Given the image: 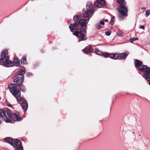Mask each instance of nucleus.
<instances>
[{
	"instance_id": "nucleus-1",
	"label": "nucleus",
	"mask_w": 150,
	"mask_h": 150,
	"mask_svg": "<svg viewBox=\"0 0 150 150\" xmlns=\"http://www.w3.org/2000/svg\"><path fill=\"white\" fill-rule=\"evenodd\" d=\"M8 51L5 50L2 52L0 57V62H2L4 65L6 67H11L13 66L14 64L16 66L19 65L20 61L17 58H15L14 60V63L9 60V57L7 55Z\"/></svg>"
},
{
	"instance_id": "nucleus-2",
	"label": "nucleus",
	"mask_w": 150,
	"mask_h": 150,
	"mask_svg": "<svg viewBox=\"0 0 150 150\" xmlns=\"http://www.w3.org/2000/svg\"><path fill=\"white\" fill-rule=\"evenodd\" d=\"M91 16H89L86 17L87 18L85 19L84 17L82 19H81L79 20V24L76 22L74 23L73 24H71L69 26L70 30L72 32H73L74 29L76 28V27L78 26L79 24L81 27V30L82 31L83 33H86V25L88 23L90 18Z\"/></svg>"
},
{
	"instance_id": "nucleus-3",
	"label": "nucleus",
	"mask_w": 150,
	"mask_h": 150,
	"mask_svg": "<svg viewBox=\"0 0 150 150\" xmlns=\"http://www.w3.org/2000/svg\"><path fill=\"white\" fill-rule=\"evenodd\" d=\"M117 2L120 4L119 8H117V9L121 14H122L124 16H127V13L128 11V9L125 6L126 4V3L124 0H118Z\"/></svg>"
},
{
	"instance_id": "nucleus-4",
	"label": "nucleus",
	"mask_w": 150,
	"mask_h": 150,
	"mask_svg": "<svg viewBox=\"0 0 150 150\" xmlns=\"http://www.w3.org/2000/svg\"><path fill=\"white\" fill-rule=\"evenodd\" d=\"M9 88L10 92L16 98H17L21 96V91L17 88L16 86L11 84L9 86Z\"/></svg>"
},
{
	"instance_id": "nucleus-5",
	"label": "nucleus",
	"mask_w": 150,
	"mask_h": 150,
	"mask_svg": "<svg viewBox=\"0 0 150 150\" xmlns=\"http://www.w3.org/2000/svg\"><path fill=\"white\" fill-rule=\"evenodd\" d=\"M92 4L91 2L88 3L86 5L87 11L83 12V15L85 17L92 16L94 13V11L92 8Z\"/></svg>"
},
{
	"instance_id": "nucleus-6",
	"label": "nucleus",
	"mask_w": 150,
	"mask_h": 150,
	"mask_svg": "<svg viewBox=\"0 0 150 150\" xmlns=\"http://www.w3.org/2000/svg\"><path fill=\"white\" fill-rule=\"evenodd\" d=\"M4 117L6 122H10V111L9 110H7L6 112L4 110H0V117Z\"/></svg>"
},
{
	"instance_id": "nucleus-7",
	"label": "nucleus",
	"mask_w": 150,
	"mask_h": 150,
	"mask_svg": "<svg viewBox=\"0 0 150 150\" xmlns=\"http://www.w3.org/2000/svg\"><path fill=\"white\" fill-rule=\"evenodd\" d=\"M139 70L142 72H144V76H145L146 79L147 81H149L150 80V68L147 67L146 66L143 65H142L141 68H140Z\"/></svg>"
},
{
	"instance_id": "nucleus-8",
	"label": "nucleus",
	"mask_w": 150,
	"mask_h": 150,
	"mask_svg": "<svg viewBox=\"0 0 150 150\" xmlns=\"http://www.w3.org/2000/svg\"><path fill=\"white\" fill-rule=\"evenodd\" d=\"M11 145L16 148V150H23L21 142L18 139H13Z\"/></svg>"
},
{
	"instance_id": "nucleus-9",
	"label": "nucleus",
	"mask_w": 150,
	"mask_h": 150,
	"mask_svg": "<svg viewBox=\"0 0 150 150\" xmlns=\"http://www.w3.org/2000/svg\"><path fill=\"white\" fill-rule=\"evenodd\" d=\"M81 32H82L81 30L79 29L76 28V31L74 33V35L76 36L78 38L79 37L78 34H80L79 38L81 39L82 40H85L87 39L86 36L85 34L81 33Z\"/></svg>"
},
{
	"instance_id": "nucleus-10",
	"label": "nucleus",
	"mask_w": 150,
	"mask_h": 150,
	"mask_svg": "<svg viewBox=\"0 0 150 150\" xmlns=\"http://www.w3.org/2000/svg\"><path fill=\"white\" fill-rule=\"evenodd\" d=\"M24 77L22 74H18L16 75L13 79V82L18 84L21 83L23 81Z\"/></svg>"
},
{
	"instance_id": "nucleus-11",
	"label": "nucleus",
	"mask_w": 150,
	"mask_h": 150,
	"mask_svg": "<svg viewBox=\"0 0 150 150\" xmlns=\"http://www.w3.org/2000/svg\"><path fill=\"white\" fill-rule=\"evenodd\" d=\"M95 6L98 8H102L106 5L105 0H96L95 2Z\"/></svg>"
},
{
	"instance_id": "nucleus-12",
	"label": "nucleus",
	"mask_w": 150,
	"mask_h": 150,
	"mask_svg": "<svg viewBox=\"0 0 150 150\" xmlns=\"http://www.w3.org/2000/svg\"><path fill=\"white\" fill-rule=\"evenodd\" d=\"M10 122H11V120L12 119L13 120L15 121H18L21 120V118L16 114H11L10 112Z\"/></svg>"
},
{
	"instance_id": "nucleus-13",
	"label": "nucleus",
	"mask_w": 150,
	"mask_h": 150,
	"mask_svg": "<svg viewBox=\"0 0 150 150\" xmlns=\"http://www.w3.org/2000/svg\"><path fill=\"white\" fill-rule=\"evenodd\" d=\"M93 48L90 46H88L83 50V52L86 54H87L93 51Z\"/></svg>"
},
{
	"instance_id": "nucleus-14",
	"label": "nucleus",
	"mask_w": 150,
	"mask_h": 150,
	"mask_svg": "<svg viewBox=\"0 0 150 150\" xmlns=\"http://www.w3.org/2000/svg\"><path fill=\"white\" fill-rule=\"evenodd\" d=\"M21 104L22 107L24 112H26L28 108V104L26 101H24Z\"/></svg>"
},
{
	"instance_id": "nucleus-15",
	"label": "nucleus",
	"mask_w": 150,
	"mask_h": 150,
	"mask_svg": "<svg viewBox=\"0 0 150 150\" xmlns=\"http://www.w3.org/2000/svg\"><path fill=\"white\" fill-rule=\"evenodd\" d=\"M142 62L138 60L137 59H135L134 60V64L136 67L140 68V67L142 66Z\"/></svg>"
},
{
	"instance_id": "nucleus-16",
	"label": "nucleus",
	"mask_w": 150,
	"mask_h": 150,
	"mask_svg": "<svg viewBox=\"0 0 150 150\" xmlns=\"http://www.w3.org/2000/svg\"><path fill=\"white\" fill-rule=\"evenodd\" d=\"M128 54V52L119 54H118L119 57H120L121 59H125L127 57Z\"/></svg>"
},
{
	"instance_id": "nucleus-17",
	"label": "nucleus",
	"mask_w": 150,
	"mask_h": 150,
	"mask_svg": "<svg viewBox=\"0 0 150 150\" xmlns=\"http://www.w3.org/2000/svg\"><path fill=\"white\" fill-rule=\"evenodd\" d=\"M105 23L104 21H101L99 23H98L96 24V27L98 29H101L103 27V26L101 25H103Z\"/></svg>"
},
{
	"instance_id": "nucleus-18",
	"label": "nucleus",
	"mask_w": 150,
	"mask_h": 150,
	"mask_svg": "<svg viewBox=\"0 0 150 150\" xmlns=\"http://www.w3.org/2000/svg\"><path fill=\"white\" fill-rule=\"evenodd\" d=\"M4 140L5 142H7L11 145L13 139L11 138L8 137L5 138Z\"/></svg>"
},
{
	"instance_id": "nucleus-19",
	"label": "nucleus",
	"mask_w": 150,
	"mask_h": 150,
	"mask_svg": "<svg viewBox=\"0 0 150 150\" xmlns=\"http://www.w3.org/2000/svg\"><path fill=\"white\" fill-rule=\"evenodd\" d=\"M118 55V54L112 53L110 55L109 57L112 59H115L119 57Z\"/></svg>"
},
{
	"instance_id": "nucleus-20",
	"label": "nucleus",
	"mask_w": 150,
	"mask_h": 150,
	"mask_svg": "<svg viewBox=\"0 0 150 150\" xmlns=\"http://www.w3.org/2000/svg\"><path fill=\"white\" fill-rule=\"evenodd\" d=\"M21 70L18 71L19 73L20 74H24L25 73V68L21 66L20 67Z\"/></svg>"
},
{
	"instance_id": "nucleus-21",
	"label": "nucleus",
	"mask_w": 150,
	"mask_h": 150,
	"mask_svg": "<svg viewBox=\"0 0 150 150\" xmlns=\"http://www.w3.org/2000/svg\"><path fill=\"white\" fill-rule=\"evenodd\" d=\"M16 98L18 103L20 104H21L22 103V102H23L24 101L23 100V98L21 97L20 96Z\"/></svg>"
},
{
	"instance_id": "nucleus-22",
	"label": "nucleus",
	"mask_w": 150,
	"mask_h": 150,
	"mask_svg": "<svg viewBox=\"0 0 150 150\" xmlns=\"http://www.w3.org/2000/svg\"><path fill=\"white\" fill-rule=\"evenodd\" d=\"M117 35L120 37H122L124 36V34L120 30H118L117 32Z\"/></svg>"
},
{
	"instance_id": "nucleus-23",
	"label": "nucleus",
	"mask_w": 150,
	"mask_h": 150,
	"mask_svg": "<svg viewBox=\"0 0 150 150\" xmlns=\"http://www.w3.org/2000/svg\"><path fill=\"white\" fill-rule=\"evenodd\" d=\"M21 63L23 64H25L27 63L26 59L25 57H23L21 61Z\"/></svg>"
},
{
	"instance_id": "nucleus-24",
	"label": "nucleus",
	"mask_w": 150,
	"mask_h": 150,
	"mask_svg": "<svg viewBox=\"0 0 150 150\" xmlns=\"http://www.w3.org/2000/svg\"><path fill=\"white\" fill-rule=\"evenodd\" d=\"M80 19V16L75 15L73 17V20L74 21H77Z\"/></svg>"
},
{
	"instance_id": "nucleus-25",
	"label": "nucleus",
	"mask_w": 150,
	"mask_h": 150,
	"mask_svg": "<svg viewBox=\"0 0 150 150\" xmlns=\"http://www.w3.org/2000/svg\"><path fill=\"white\" fill-rule=\"evenodd\" d=\"M95 51L97 54L101 55L103 54L102 52H100L98 49H95Z\"/></svg>"
},
{
	"instance_id": "nucleus-26",
	"label": "nucleus",
	"mask_w": 150,
	"mask_h": 150,
	"mask_svg": "<svg viewBox=\"0 0 150 150\" xmlns=\"http://www.w3.org/2000/svg\"><path fill=\"white\" fill-rule=\"evenodd\" d=\"M115 16H113L110 22V23L111 25L114 24L115 21Z\"/></svg>"
},
{
	"instance_id": "nucleus-27",
	"label": "nucleus",
	"mask_w": 150,
	"mask_h": 150,
	"mask_svg": "<svg viewBox=\"0 0 150 150\" xmlns=\"http://www.w3.org/2000/svg\"><path fill=\"white\" fill-rule=\"evenodd\" d=\"M21 90L22 91H24L25 90V88L23 85H21L20 87Z\"/></svg>"
},
{
	"instance_id": "nucleus-28",
	"label": "nucleus",
	"mask_w": 150,
	"mask_h": 150,
	"mask_svg": "<svg viewBox=\"0 0 150 150\" xmlns=\"http://www.w3.org/2000/svg\"><path fill=\"white\" fill-rule=\"evenodd\" d=\"M120 14L119 15V19L120 21L124 19V16H124L122 14H121L120 13Z\"/></svg>"
},
{
	"instance_id": "nucleus-29",
	"label": "nucleus",
	"mask_w": 150,
	"mask_h": 150,
	"mask_svg": "<svg viewBox=\"0 0 150 150\" xmlns=\"http://www.w3.org/2000/svg\"><path fill=\"white\" fill-rule=\"evenodd\" d=\"M150 14V10H147L146 11L145 16L146 17H148Z\"/></svg>"
},
{
	"instance_id": "nucleus-30",
	"label": "nucleus",
	"mask_w": 150,
	"mask_h": 150,
	"mask_svg": "<svg viewBox=\"0 0 150 150\" xmlns=\"http://www.w3.org/2000/svg\"><path fill=\"white\" fill-rule=\"evenodd\" d=\"M139 39L138 38H131L130 39V40L131 42H132L133 41L135 40H138Z\"/></svg>"
},
{
	"instance_id": "nucleus-31",
	"label": "nucleus",
	"mask_w": 150,
	"mask_h": 150,
	"mask_svg": "<svg viewBox=\"0 0 150 150\" xmlns=\"http://www.w3.org/2000/svg\"><path fill=\"white\" fill-rule=\"evenodd\" d=\"M109 55V54L108 53H105L103 54V56L105 57H108Z\"/></svg>"
},
{
	"instance_id": "nucleus-32",
	"label": "nucleus",
	"mask_w": 150,
	"mask_h": 150,
	"mask_svg": "<svg viewBox=\"0 0 150 150\" xmlns=\"http://www.w3.org/2000/svg\"><path fill=\"white\" fill-rule=\"evenodd\" d=\"M111 33V32L109 30L106 33V35L107 36H109L110 35V34Z\"/></svg>"
},
{
	"instance_id": "nucleus-33",
	"label": "nucleus",
	"mask_w": 150,
	"mask_h": 150,
	"mask_svg": "<svg viewBox=\"0 0 150 150\" xmlns=\"http://www.w3.org/2000/svg\"><path fill=\"white\" fill-rule=\"evenodd\" d=\"M139 28L140 29H142L143 30H144V27L143 25H140L139 26Z\"/></svg>"
},
{
	"instance_id": "nucleus-34",
	"label": "nucleus",
	"mask_w": 150,
	"mask_h": 150,
	"mask_svg": "<svg viewBox=\"0 0 150 150\" xmlns=\"http://www.w3.org/2000/svg\"><path fill=\"white\" fill-rule=\"evenodd\" d=\"M142 10H143V12H144L146 10V9L144 7H143L142 8Z\"/></svg>"
},
{
	"instance_id": "nucleus-35",
	"label": "nucleus",
	"mask_w": 150,
	"mask_h": 150,
	"mask_svg": "<svg viewBox=\"0 0 150 150\" xmlns=\"http://www.w3.org/2000/svg\"><path fill=\"white\" fill-rule=\"evenodd\" d=\"M105 22H107L108 21V20L107 19H104L103 20Z\"/></svg>"
},
{
	"instance_id": "nucleus-36",
	"label": "nucleus",
	"mask_w": 150,
	"mask_h": 150,
	"mask_svg": "<svg viewBox=\"0 0 150 150\" xmlns=\"http://www.w3.org/2000/svg\"><path fill=\"white\" fill-rule=\"evenodd\" d=\"M8 106L10 107H12V105H8Z\"/></svg>"
},
{
	"instance_id": "nucleus-37",
	"label": "nucleus",
	"mask_w": 150,
	"mask_h": 150,
	"mask_svg": "<svg viewBox=\"0 0 150 150\" xmlns=\"http://www.w3.org/2000/svg\"><path fill=\"white\" fill-rule=\"evenodd\" d=\"M1 122H2L0 120V123H1Z\"/></svg>"
},
{
	"instance_id": "nucleus-38",
	"label": "nucleus",
	"mask_w": 150,
	"mask_h": 150,
	"mask_svg": "<svg viewBox=\"0 0 150 150\" xmlns=\"http://www.w3.org/2000/svg\"><path fill=\"white\" fill-rule=\"evenodd\" d=\"M149 81H149V85H150V80H149Z\"/></svg>"
},
{
	"instance_id": "nucleus-39",
	"label": "nucleus",
	"mask_w": 150,
	"mask_h": 150,
	"mask_svg": "<svg viewBox=\"0 0 150 150\" xmlns=\"http://www.w3.org/2000/svg\"><path fill=\"white\" fill-rule=\"evenodd\" d=\"M80 41H81V40H79V42H80Z\"/></svg>"
},
{
	"instance_id": "nucleus-40",
	"label": "nucleus",
	"mask_w": 150,
	"mask_h": 150,
	"mask_svg": "<svg viewBox=\"0 0 150 150\" xmlns=\"http://www.w3.org/2000/svg\"><path fill=\"white\" fill-rule=\"evenodd\" d=\"M1 99V97H0V100Z\"/></svg>"
}]
</instances>
